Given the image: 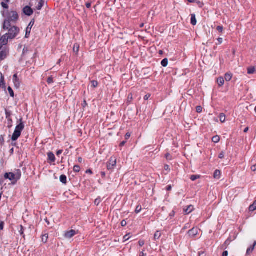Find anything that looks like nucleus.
<instances>
[{"label": "nucleus", "instance_id": "nucleus-1", "mask_svg": "<svg viewBox=\"0 0 256 256\" xmlns=\"http://www.w3.org/2000/svg\"><path fill=\"white\" fill-rule=\"evenodd\" d=\"M2 14L6 18L4 23V29H8L10 22L15 23L18 19V15L15 11H4Z\"/></svg>", "mask_w": 256, "mask_h": 256}, {"label": "nucleus", "instance_id": "nucleus-2", "mask_svg": "<svg viewBox=\"0 0 256 256\" xmlns=\"http://www.w3.org/2000/svg\"><path fill=\"white\" fill-rule=\"evenodd\" d=\"M24 124L22 122V120H20V123L16 126L14 132L12 136V140L15 141L18 139L21 134L22 130L24 128Z\"/></svg>", "mask_w": 256, "mask_h": 256}, {"label": "nucleus", "instance_id": "nucleus-3", "mask_svg": "<svg viewBox=\"0 0 256 256\" xmlns=\"http://www.w3.org/2000/svg\"><path fill=\"white\" fill-rule=\"evenodd\" d=\"M8 30V32L6 34L8 36L10 40L14 38L20 33V28L16 26H10Z\"/></svg>", "mask_w": 256, "mask_h": 256}, {"label": "nucleus", "instance_id": "nucleus-4", "mask_svg": "<svg viewBox=\"0 0 256 256\" xmlns=\"http://www.w3.org/2000/svg\"><path fill=\"white\" fill-rule=\"evenodd\" d=\"M4 178L6 179H8L12 182V183L15 184L18 180L20 178V174L18 172L16 174H14L12 172H9L5 174Z\"/></svg>", "mask_w": 256, "mask_h": 256}, {"label": "nucleus", "instance_id": "nucleus-5", "mask_svg": "<svg viewBox=\"0 0 256 256\" xmlns=\"http://www.w3.org/2000/svg\"><path fill=\"white\" fill-rule=\"evenodd\" d=\"M116 158L115 157L110 158L109 160V162L107 165L108 169L109 170L114 169V166L116 165Z\"/></svg>", "mask_w": 256, "mask_h": 256}, {"label": "nucleus", "instance_id": "nucleus-6", "mask_svg": "<svg viewBox=\"0 0 256 256\" xmlns=\"http://www.w3.org/2000/svg\"><path fill=\"white\" fill-rule=\"evenodd\" d=\"M10 39L8 36L6 34L3 35L0 38V48L4 46H6L8 43V40Z\"/></svg>", "mask_w": 256, "mask_h": 256}, {"label": "nucleus", "instance_id": "nucleus-7", "mask_svg": "<svg viewBox=\"0 0 256 256\" xmlns=\"http://www.w3.org/2000/svg\"><path fill=\"white\" fill-rule=\"evenodd\" d=\"M77 234L78 232L76 230H72L66 232L64 233V237L66 239H70Z\"/></svg>", "mask_w": 256, "mask_h": 256}, {"label": "nucleus", "instance_id": "nucleus-8", "mask_svg": "<svg viewBox=\"0 0 256 256\" xmlns=\"http://www.w3.org/2000/svg\"><path fill=\"white\" fill-rule=\"evenodd\" d=\"M9 53V50L7 48L3 49L0 52V60H2L5 59Z\"/></svg>", "mask_w": 256, "mask_h": 256}, {"label": "nucleus", "instance_id": "nucleus-9", "mask_svg": "<svg viewBox=\"0 0 256 256\" xmlns=\"http://www.w3.org/2000/svg\"><path fill=\"white\" fill-rule=\"evenodd\" d=\"M23 12L26 15L30 16L33 14V10L30 7L26 6L23 8Z\"/></svg>", "mask_w": 256, "mask_h": 256}, {"label": "nucleus", "instance_id": "nucleus-10", "mask_svg": "<svg viewBox=\"0 0 256 256\" xmlns=\"http://www.w3.org/2000/svg\"><path fill=\"white\" fill-rule=\"evenodd\" d=\"M34 25V22H32L29 24L28 27L26 28V36L25 37L26 38H28L30 33L31 32L32 28Z\"/></svg>", "mask_w": 256, "mask_h": 256}, {"label": "nucleus", "instance_id": "nucleus-11", "mask_svg": "<svg viewBox=\"0 0 256 256\" xmlns=\"http://www.w3.org/2000/svg\"><path fill=\"white\" fill-rule=\"evenodd\" d=\"M36 4V8L38 10H40L44 5V0H37Z\"/></svg>", "mask_w": 256, "mask_h": 256}, {"label": "nucleus", "instance_id": "nucleus-12", "mask_svg": "<svg viewBox=\"0 0 256 256\" xmlns=\"http://www.w3.org/2000/svg\"><path fill=\"white\" fill-rule=\"evenodd\" d=\"M13 81L14 84V86L17 88H18L20 86V82L18 78L17 74H15L14 76Z\"/></svg>", "mask_w": 256, "mask_h": 256}, {"label": "nucleus", "instance_id": "nucleus-13", "mask_svg": "<svg viewBox=\"0 0 256 256\" xmlns=\"http://www.w3.org/2000/svg\"><path fill=\"white\" fill-rule=\"evenodd\" d=\"M231 240L230 238L227 239L226 242L221 246L220 249L221 250H226L228 248V246L230 244Z\"/></svg>", "mask_w": 256, "mask_h": 256}, {"label": "nucleus", "instance_id": "nucleus-14", "mask_svg": "<svg viewBox=\"0 0 256 256\" xmlns=\"http://www.w3.org/2000/svg\"><path fill=\"white\" fill-rule=\"evenodd\" d=\"M202 234V231L197 227H193V237Z\"/></svg>", "mask_w": 256, "mask_h": 256}, {"label": "nucleus", "instance_id": "nucleus-15", "mask_svg": "<svg viewBox=\"0 0 256 256\" xmlns=\"http://www.w3.org/2000/svg\"><path fill=\"white\" fill-rule=\"evenodd\" d=\"M0 86L6 88L4 76L1 72H0Z\"/></svg>", "mask_w": 256, "mask_h": 256}, {"label": "nucleus", "instance_id": "nucleus-16", "mask_svg": "<svg viewBox=\"0 0 256 256\" xmlns=\"http://www.w3.org/2000/svg\"><path fill=\"white\" fill-rule=\"evenodd\" d=\"M48 160L52 162H54L56 160V158L54 154L52 152H49L48 153Z\"/></svg>", "mask_w": 256, "mask_h": 256}, {"label": "nucleus", "instance_id": "nucleus-17", "mask_svg": "<svg viewBox=\"0 0 256 256\" xmlns=\"http://www.w3.org/2000/svg\"><path fill=\"white\" fill-rule=\"evenodd\" d=\"M232 77V74L231 72H227L224 75V80L226 82H230Z\"/></svg>", "mask_w": 256, "mask_h": 256}, {"label": "nucleus", "instance_id": "nucleus-18", "mask_svg": "<svg viewBox=\"0 0 256 256\" xmlns=\"http://www.w3.org/2000/svg\"><path fill=\"white\" fill-rule=\"evenodd\" d=\"M224 78L219 77L218 78L217 82H218L219 86H220V87L222 86L224 84Z\"/></svg>", "mask_w": 256, "mask_h": 256}, {"label": "nucleus", "instance_id": "nucleus-19", "mask_svg": "<svg viewBox=\"0 0 256 256\" xmlns=\"http://www.w3.org/2000/svg\"><path fill=\"white\" fill-rule=\"evenodd\" d=\"M256 245V242H255L252 246H251L250 247H249L246 250V254H250L254 250V247Z\"/></svg>", "mask_w": 256, "mask_h": 256}, {"label": "nucleus", "instance_id": "nucleus-20", "mask_svg": "<svg viewBox=\"0 0 256 256\" xmlns=\"http://www.w3.org/2000/svg\"><path fill=\"white\" fill-rule=\"evenodd\" d=\"M220 170H215L214 174V177L216 179H220Z\"/></svg>", "mask_w": 256, "mask_h": 256}, {"label": "nucleus", "instance_id": "nucleus-21", "mask_svg": "<svg viewBox=\"0 0 256 256\" xmlns=\"http://www.w3.org/2000/svg\"><path fill=\"white\" fill-rule=\"evenodd\" d=\"M249 210L250 212H253L256 210V200L254 202V203L252 205L250 206Z\"/></svg>", "mask_w": 256, "mask_h": 256}, {"label": "nucleus", "instance_id": "nucleus-22", "mask_svg": "<svg viewBox=\"0 0 256 256\" xmlns=\"http://www.w3.org/2000/svg\"><path fill=\"white\" fill-rule=\"evenodd\" d=\"M256 71L254 67H248V74H253Z\"/></svg>", "mask_w": 256, "mask_h": 256}, {"label": "nucleus", "instance_id": "nucleus-23", "mask_svg": "<svg viewBox=\"0 0 256 256\" xmlns=\"http://www.w3.org/2000/svg\"><path fill=\"white\" fill-rule=\"evenodd\" d=\"M60 181L63 183V184H66V176L65 175H62L60 176Z\"/></svg>", "mask_w": 256, "mask_h": 256}, {"label": "nucleus", "instance_id": "nucleus-24", "mask_svg": "<svg viewBox=\"0 0 256 256\" xmlns=\"http://www.w3.org/2000/svg\"><path fill=\"white\" fill-rule=\"evenodd\" d=\"M48 234H43L42 236V242L44 243H46L48 241Z\"/></svg>", "mask_w": 256, "mask_h": 256}, {"label": "nucleus", "instance_id": "nucleus-25", "mask_svg": "<svg viewBox=\"0 0 256 256\" xmlns=\"http://www.w3.org/2000/svg\"><path fill=\"white\" fill-rule=\"evenodd\" d=\"M161 236V233L159 231H156L154 235V239L155 240L159 239Z\"/></svg>", "mask_w": 256, "mask_h": 256}, {"label": "nucleus", "instance_id": "nucleus-26", "mask_svg": "<svg viewBox=\"0 0 256 256\" xmlns=\"http://www.w3.org/2000/svg\"><path fill=\"white\" fill-rule=\"evenodd\" d=\"M220 121L222 122H224L226 120V116L224 114H220Z\"/></svg>", "mask_w": 256, "mask_h": 256}, {"label": "nucleus", "instance_id": "nucleus-27", "mask_svg": "<svg viewBox=\"0 0 256 256\" xmlns=\"http://www.w3.org/2000/svg\"><path fill=\"white\" fill-rule=\"evenodd\" d=\"M162 65L166 67L168 64V60L167 58L164 59L162 62H161Z\"/></svg>", "mask_w": 256, "mask_h": 256}, {"label": "nucleus", "instance_id": "nucleus-28", "mask_svg": "<svg viewBox=\"0 0 256 256\" xmlns=\"http://www.w3.org/2000/svg\"><path fill=\"white\" fill-rule=\"evenodd\" d=\"M80 46L78 44H75L73 48L74 52L76 53H78L79 50Z\"/></svg>", "mask_w": 256, "mask_h": 256}, {"label": "nucleus", "instance_id": "nucleus-29", "mask_svg": "<svg viewBox=\"0 0 256 256\" xmlns=\"http://www.w3.org/2000/svg\"><path fill=\"white\" fill-rule=\"evenodd\" d=\"M220 137L218 136H214L212 138V142L215 143L218 142L220 141Z\"/></svg>", "mask_w": 256, "mask_h": 256}, {"label": "nucleus", "instance_id": "nucleus-30", "mask_svg": "<svg viewBox=\"0 0 256 256\" xmlns=\"http://www.w3.org/2000/svg\"><path fill=\"white\" fill-rule=\"evenodd\" d=\"M194 3H196L199 8H202L204 5L203 3L196 0H193V4Z\"/></svg>", "mask_w": 256, "mask_h": 256}, {"label": "nucleus", "instance_id": "nucleus-31", "mask_svg": "<svg viewBox=\"0 0 256 256\" xmlns=\"http://www.w3.org/2000/svg\"><path fill=\"white\" fill-rule=\"evenodd\" d=\"M8 92L10 93V96L12 97H14V91L12 90V88L10 87V86H8Z\"/></svg>", "mask_w": 256, "mask_h": 256}, {"label": "nucleus", "instance_id": "nucleus-32", "mask_svg": "<svg viewBox=\"0 0 256 256\" xmlns=\"http://www.w3.org/2000/svg\"><path fill=\"white\" fill-rule=\"evenodd\" d=\"M92 86L93 88H96L98 86V82L97 81L92 80L91 82Z\"/></svg>", "mask_w": 256, "mask_h": 256}, {"label": "nucleus", "instance_id": "nucleus-33", "mask_svg": "<svg viewBox=\"0 0 256 256\" xmlns=\"http://www.w3.org/2000/svg\"><path fill=\"white\" fill-rule=\"evenodd\" d=\"M80 168L79 166L76 165L74 167V170L75 172H79L80 171Z\"/></svg>", "mask_w": 256, "mask_h": 256}, {"label": "nucleus", "instance_id": "nucleus-34", "mask_svg": "<svg viewBox=\"0 0 256 256\" xmlns=\"http://www.w3.org/2000/svg\"><path fill=\"white\" fill-rule=\"evenodd\" d=\"M202 108L201 106H199L196 107V111L197 112L200 113L202 112Z\"/></svg>", "mask_w": 256, "mask_h": 256}, {"label": "nucleus", "instance_id": "nucleus-35", "mask_svg": "<svg viewBox=\"0 0 256 256\" xmlns=\"http://www.w3.org/2000/svg\"><path fill=\"white\" fill-rule=\"evenodd\" d=\"M142 206H138L136 208L135 212L136 214L139 213L142 210Z\"/></svg>", "mask_w": 256, "mask_h": 256}, {"label": "nucleus", "instance_id": "nucleus-36", "mask_svg": "<svg viewBox=\"0 0 256 256\" xmlns=\"http://www.w3.org/2000/svg\"><path fill=\"white\" fill-rule=\"evenodd\" d=\"M216 30H218L220 32H222L224 30V28L222 26H218L216 27Z\"/></svg>", "mask_w": 256, "mask_h": 256}, {"label": "nucleus", "instance_id": "nucleus-37", "mask_svg": "<svg viewBox=\"0 0 256 256\" xmlns=\"http://www.w3.org/2000/svg\"><path fill=\"white\" fill-rule=\"evenodd\" d=\"M47 82L48 84H50L54 82L53 78L52 76L49 77L47 80Z\"/></svg>", "mask_w": 256, "mask_h": 256}, {"label": "nucleus", "instance_id": "nucleus-38", "mask_svg": "<svg viewBox=\"0 0 256 256\" xmlns=\"http://www.w3.org/2000/svg\"><path fill=\"white\" fill-rule=\"evenodd\" d=\"M190 207H191V206H188V207L187 209L184 210V212L186 213V214H188L192 212V210H189V209H190Z\"/></svg>", "mask_w": 256, "mask_h": 256}, {"label": "nucleus", "instance_id": "nucleus-39", "mask_svg": "<svg viewBox=\"0 0 256 256\" xmlns=\"http://www.w3.org/2000/svg\"><path fill=\"white\" fill-rule=\"evenodd\" d=\"M20 230L19 232L21 235L23 236L24 238L25 236L24 234V228L22 226H20Z\"/></svg>", "mask_w": 256, "mask_h": 256}, {"label": "nucleus", "instance_id": "nucleus-40", "mask_svg": "<svg viewBox=\"0 0 256 256\" xmlns=\"http://www.w3.org/2000/svg\"><path fill=\"white\" fill-rule=\"evenodd\" d=\"M101 202V200L100 198H96L94 200V204H95L98 206L100 202Z\"/></svg>", "mask_w": 256, "mask_h": 256}, {"label": "nucleus", "instance_id": "nucleus-41", "mask_svg": "<svg viewBox=\"0 0 256 256\" xmlns=\"http://www.w3.org/2000/svg\"><path fill=\"white\" fill-rule=\"evenodd\" d=\"M130 238V236H129V234H126L124 236V242L127 241Z\"/></svg>", "mask_w": 256, "mask_h": 256}, {"label": "nucleus", "instance_id": "nucleus-42", "mask_svg": "<svg viewBox=\"0 0 256 256\" xmlns=\"http://www.w3.org/2000/svg\"><path fill=\"white\" fill-rule=\"evenodd\" d=\"M224 156V152H222L218 155V158L222 159Z\"/></svg>", "mask_w": 256, "mask_h": 256}, {"label": "nucleus", "instance_id": "nucleus-43", "mask_svg": "<svg viewBox=\"0 0 256 256\" xmlns=\"http://www.w3.org/2000/svg\"><path fill=\"white\" fill-rule=\"evenodd\" d=\"M1 4H2V6L4 8H6V9H8V5L6 3H5V2H2L1 3Z\"/></svg>", "mask_w": 256, "mask_h": 256}, {"label": "nucleus", "instance_id": "nucleus-44", "mask_svg": "<svg viewBox=\"0 0 256 256\" xmlns=\"http://www.w3.org/2000/svg\"><path fill=\"white\" fill-rule=\"evenodd\" d=\"M144 241L143 240H140L139 242H138V244L140 245V246H143L144 244Z\"/></svg>", "mask_w": 256, "mask_h": 256}, {"label": "nucleus", "instance_id": "nucleus-45", "mask_svg": "<svg viewBox=\"0 0 256 256\" xmlns=\"http://www.w3.org/2000/svg\"><path fill=\"white\" fill-rule=\"evenodd\" d=\"M196 24V18L195 15L193 14V26H195Z\"/></svg>", "mask_w": 256, "mask_h": 256}, {"label": "nucleus", "instance_id": "nucleus-46", "mask_svg": "<svg viewBox=\"0 0 256 256\" xmlns=\"http://www.w3.org/2000/svg\"><path fill=\"white\" fill-rule=\"evenodd\" d=\"M251 170L252 172H256V164L251 166Z\"/></svg>", "mask_w": 256, "mask_h": 256}, {"label": "nucleus", "instance_id": "nucleus-47", "mask_svg": "<svg viewBox=\"0 0 256 256\" xmlns=\"http://www.w3.org/2000/svg\"><path fill=\"white\" fill-rule=\"evenodd\" d=\"M200 177V175H193V181L199 178Z\"/></svg>", "mask_w": 256, "mask_h": 256}, {"label": "nucleus", "instance_id": "nucleus-48", "mask_svg": "<svg viewBox=\"0 0 256 256\" xmlns=\"http://www.w3.org/2000/svg\"><path fill=\"white\" fill-rule=\"evenodd\" d=\"M222 38H218V44H220L222 42Z\"/></svg>", "mask_w": 256, "mask_h": 256}, {"label": "nucleus", "instance_id": "nucleus-49", "mask_svg": "<svg viewBox=\"0 0 256 256\" xmlns=\"http://www.w3.org/2000/svg\"><path fill=\"white\" fill-rule=\"evenodd\" d=\"M150 94H146L144 96V100H148L150 98Z\"/></svg>", "mask_w": 256, "mask_h": 256}, {"label": "nucleus", "instance_id": "nucleus-50", "mask_svg": "<svg viewBox=\"0 0 256 256\" xmlns=\"http://www.w3.org/2000/svg\"><path fill=\"white\" fill-rule=\"evenodd\" d=\"M122 226H124L126 225V222L125 220H123L121 222Z\"/></svg>", "mask_w": 256, "mask_h": 256}, {"label": "nucleus", "instance_id": "nucleus-51", "mask_svg": "<svg viewBox=\"0 0 256 256\" xmlns=\"http://www.w3.org/2000/svg\"><path fill=\"white\" fill-rule=\"evenodd\" d=\"M166 158L168 160H171L172 159L171 156H170V154H166Z\"/></svg>", "mask_w": 256, "mask_h": 256}, {"label": "nucleus", "instance_id": "nucleus-52", "mask_svg": "<svg viewBox=\"0 0 256 256\" xmlns=\"http://www.w3.org/2000/svg\"><path fill=\"white\" fill-rule=\"evenodd\" d=\"M164 170H166L170 171V168L169 166H168V165H165V166H164Z\"/></svg>", "mask_w": 256, "mask_h": 256}, {"label": "nucleus", "instance_id": "nucleus-53", "mask_svg": "<svg viewBox=\"0 0 256 256\" xmlns=\"http://www.w3.org/2000/svg\"><path fill=\"white\" fill-rule=\"evenodd\" d=\"M130 133H127L125 136V138L126 140H128L130 138Z\"/></svg>", "mask_w": 256, "mask_h": 256}, {"label": "nucleus", "instance_id": "nucleus-54", "mask_svg": "<svg viewBox=\"0 0 256 256\" xmlns=\"http://www.w3.org/2000/svg\"><path fill=\"white\" fill-rule=\"evenodd\" d=\"M4 222H0V230H2L4 229Z\"/></svg>", "mask_w": 256, "mask_h": 256}, {"label": "nucleus", "instance_id": "nucleus-55", "mask_svg": "<svg viewBox=\"0 0 256 256\" xmlns=\"http://www.w3.org/2000/svg\"><path fill=\"white\" fill-rule=\"evenodd\" d=\"M222 256H228V252L224 251L222 254Z\"/></svg>", "mask_w": 256, "mask_h": 256}, {"label": "nucleus", "instance_id": "nucleus-56", "mask_svg": "<svg viewBox=\"0 0 256 256\" xmlns=\"http://www.w3.org/2000/svg\"><path fill=\"white\" fill-rule=\"evenodd\" d=\"M139 256H146V254L144 253V250L140 252Z\"/></svg>", "mask_w": 256, "mask_h": 256}, {"label": "nucleus", "instance_id": "nucleus-57", "mask_svg": "<svg viewBox=\"0 0 256 256\" xmlns=\"http://www.w3.org/2000/svg\"><path fill=\"white\" fill-rule=\"evenodd\" d=\"M62 150H58V151L57 152H56V154H57L58 156V155H60V154H62Z\"/></svg>", "mask_w": 256, "mask_h": 256}, {"label": "nucleus", "instance_id": "nucleus-58", "mask_svg": "<svg viewBox=\"0 0 256 256\" xmlns=\"http://www.w3.org/2000/svg\"><path fill=\"white\" fill-rule=\"evenodd\" d=\"M249 130L248 127H246L245 128V129L244 130V132H247Z\"/></svg>", "mask_w": 256, "mask_h": 256}, {"label": "nucleus", "instance_id": "nucleus-59", "mask_svg": "<svg viewBox=\"0 0 256 256\" xmlns=\"http://www.w3.org/2000/svg\"><path fill=\"white\" fill-rule=\"evenodd\" d=\"M86 6L88 8H90L91 6V4L90 3H87L86 4Z\"/></svg>", "mask_w": 256, "mask_h": 256}, {"label": "nucleus", "instance_id": "nucleus-60", "mask_svg": "<svg viewBox=\"0 0 256 256\" xmlns=\"http://www.w3.org/2000/svg\"><path fill=\"white\" fill-rule=\"evenodd\" d=\"M86 172L87 174H92V172L90 170H88L86 171Z\"/></svg>", "mask_w": 256, "mask_h": 256}, {"label": "nucleus", "instance_id": "nucleus-61", "mask_svg": "<svg viewBox=\"0 0 256 256\" xmlns=\"http://www.w3.org/2000/svg\"><path fill=\"white\" fill-rule=\"evenodd\" d=\"M199 256H204V252H200L198 253Z\"/></svg>", "mask_w": 256, "mask_h": 256}, {"label": "nucleus", "instance_id": "nucleus-62", "mask_svg": "<svg viewBox=\"0 0 256 256\" xmlns=\"http://www.w3.org/2000/svg\"><path fill=\"white\" fill-rule=\"evenodd\" d=\"M126 142H124H124H122L120 143V146H124V144H126Z\"/></svg>", "mask_w": 256, "mask_h": 256}, {"label": "nucleus", "instance_id": "nucleus-63", "mask_svg": "<svg viewBox=\"0 0 256 256\" xmlns=\"http://www.w3.org/2000/svg\"><path fill=\"white\" fill-rule=\"evenodd\" d=\"M166 189L168 190H170L172 189L171 186H168Z\"/></svg>", "mask_w": 256, "mask_h": 256}, {"label": "nucleus", "instance_id": "nucleus-64", "mask_svg": "<svg viewBox=\"0 0 256 256\" xmlns=\"http://www.w3.org/2000/svg\"><path fill=\"white\" fill-rule=\"evenodd\" d=\"M190 224H187L186 225L184 228H190Z\"/></svg>", "mask_w": 256, "mask_h": 256}]
</instances>
